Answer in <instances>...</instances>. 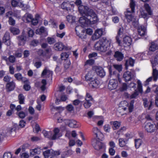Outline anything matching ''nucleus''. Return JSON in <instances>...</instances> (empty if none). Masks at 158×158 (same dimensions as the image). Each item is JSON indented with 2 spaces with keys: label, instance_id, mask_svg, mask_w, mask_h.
Segmentation results:
<instances>
[{
  "label": "nucleus",
  "instance_id": "nucleus-1",
  "mask_svg": "<svg viewBox=\"0 0 158 158\" xmlns=\"http://www.w3.org/2000/svg\"><path fill=\"white\" fill-rule=\"evenodd\" d=\"M78 10L82 16H86L89 19L97 22V17L94 10L87 6H81L78 7Z\"/></svg>",
  "mask_w": 158,
  "mask_h": 158
},
{
  "label": "nucleus",
  "instance_id": "nucleus-2",
  "mask_svg": "<svg viewBox=\"0 0 158 158\" xmlns=\"http://www.w3.org/2000/svg\"><path fill=\"white\" fill-rule=\"evenodd\" d=\"M120 77L119 74L115 73V72H113V74H111L112 79L110 80L108 84V87L109 89L112 90L116 88L118 85L117 80L120 83L121 82Z\"/></svg>",
  "mask_w": 158,
  "mask_h": 158
},
{
  "label": "nucleus",
  "instance_id": "nucleus-3",
  "mask_svg": "<svg viewBox=\"0 0 158 158\" xmlns=\"http://www.w3.org/2000/svg\"><path fill=\"white\" fill-rule=\"evenodd\" d=\"M108 41L106 38H103L102 40L97 42L94 45L95 49L101 52H105L107 50Z\"/></svg>",
  "mask_w": 158,
  "mask_h": 158
},
{
  "label": "nucleus",
  "instance_id": "nucleus-4",
  "mask_svg": "<svg viewBox=\"0 0 158 158\" xmlns=\"http://www.w3.org/2000/svg\"><path fill=\"white\" fill-rule=\"evenodd\" d=\"M134 100L131 101L129 105L128 102L125 101H123L120 102L119 104V109L120 110H123L125 111L127 109H128L129 112H131L134 109Z\"/></svg>",
  "mask_w": 158,
  "mask_h": 158
},
{
  "label": "nucleus",
  "instance_id": "nucleus-5",
  "mask_svg": "<svg viewBox=\"0 0 158 158\" xmlns=\"http://www.w3.org/2000/svg\"><path fill=\"white\" fill-rule=\"evenodd\" d=\"M79 22L83 27H85L88 25L93 24L96 22L88 18L81 17L80 18Z\"/></svg>",
  "mask_w": 158,
  "mask_h": 158
},
{
  "label": "nucleus",
  "instance_id": "nucleus-6",
  "mask_svg": "<svg viewBox=\"0 0 158 158\" xmlns=\"http://www.w3.org/2000/svg\"><path fill=\"white\" fill-rule=\"evenodd\" d=\"M92 145L95 149L99 150L104 148L105 145L102 142L94 139L92 141Z\"/></svg>",
  "mask_w": 158,
  "mask_h": 158
},
{
  "label": "nucleus",
  "instance_id": "nucleus-7",
  "mask_svg": "<svg viewBox=\"0 0 158 158\" xmlns=\"http://www.w3.org/2000/svg\"><path fill=\"white\" fill-rule=\"evenodd\" d=\"M135 73L133 71H127L125 72L123 75V77L126 82L131 81L134 76Z\"/></svg>",
  "mask_w": 158,
  "mask_h": 158
},
{
  "label": "nucleus",
  "instance_id": "nucleus-8",
  "mask_svg": "<svg viewBox=\"0 0 158 158\" xmlns=\"http://www.w3.org/2000/svg\"><path fill=\"white\" fill-rule=\"evenodd\" d=\"M19 41L18 44L20 46H23L25 44L27 40L26 35L23 31L21 35L17 37Z\"/></svg>",
  "mask_w": 158,
  "mask_h": 158
},
{
  "label": "nucleus",
  "instance_id": "nucleus-9",
  "mask_svg": "<svg viewBox=\"0 0 158 158\" xmlns=\"http://www.w3.org/2000/svg\"><path fill=\"white\" fill-rule=\"evenodd\" d=\"M96 75L95 73L93 71H89L85 76V80L87 81H91L96 77Z\"/></svg>",
  "mask_w": 158,
  "mask_h": 158
},
{
  "label": "nucleus",
  "instance_id": "nucleus-10",
  "mask_svg": "<svg viewBox=\"0 0 158 158\" xmlns=\"http://www.w3.org/2000/svg\"><path fill=\"white\" fill-rule=\"evenodd\" d=\"M143 105L144 107L146 108H147L148 110H151L152 106L153 105V102L152 100H148L147 98H144L143 99Z\"/></svg>",
  "mask_w": 158,
  "mask_h": 158
},
{
  "label": "nucleus",
  "instance_id": "nucleus-11",
  "mask_svg": "<svg viewBox=\"0 0 158 158\" xmlns=\"http://www.w3.org/2000/svg\"><path fill=\"white\" fill-rule=\"evenodd\" d=\"M145 128L148 132L152 133L155 131L156 128V126L154 124L149 123L146 124Z\"/></svg>",
  "mask_w": 158,
  "mask_h": 158
},
{
  "label": "nucleus",
  "instance_id": "nucleus-12",
  "mask_svg": "<svg viewBox=\"0 0 158 158\" xmlns=\"http://www.w3.org/2000/svg\"><path fill=\"white\" fill-rule=\"evenodd\" d=\"M103 31L102 29L97 30L92 37V40H95L99 39L102 35Z\"/></svg>",
  "mask_w": 158,
  "mask_h": 158
},
{
  "label": "nucleus",
  "instance_id": "nucleus-13",
  "mask_svg": "<svg viewBox=\"0 0 158 158\" xmlns=\"http://www.w3.org/2000/svg\"><path fill=\"white\" fill-rule=\"evenodd\" d=\"M52 71H50L47 68L45 67L42 73L41 76L43 77L44 76H46L45 77L46 78H50L51 79H52Z\"/></svg>",
  "mask_w": 158,
  "mask_h": 158
},
{
  "label": "nucleus",
  "instance_id": "nucleus-14",
  "mask_svg": "<svg viewBox=\"0 0 158 158\" xmlns=\"http://www.w3.org/2000/svg\"><path fill=\"white\" fill-rule=\"evenodd\" d=\"M95 71L97 75L101 77H103L106 75V73L103 69L99 66H97L95 68Z\"/></svg>",
  "mask_w": 158,
  "mask_h": 158
},
{
  "label": "nucleus",
  "instance_id": "nucleus-15",
  "mask_svg": "<svg viewBox=\"0 0 158 158\" xmlns=\"http://www.w3.org/2000/svg\"><path fill=\"white\" fill-rule=\"evenodd\" d=\"M131 12L130 11L127 10V12H125V17L128 23L134 20L135 17L132 15Z\"/></svg>",
  "mask_w": 158,
  "mask_h": 158
},
{
  "label": "nucleus",
  "instance_id": "nucleus-16",
  "mask_svg": "<svg viewBox=\"0 0 158 158\" xmlns=\"http://www.w3.org/2000/svg\"><path fill=\"white\" fill-rule=\"evenodd\" d=\"M3 42L7 46L10 45V33L6 32L2 39Z\"/></svg>",
  "mask_w": 158,
  "mask_h": 158
},
{
  "label": "nucleus",
  "instance_id": "nucleus-17",
  "mask_svg": "<svg viewBox=\"0 0 158 158\" xmlns=\"http://www.w3.org/2000/svg\"><path fill=\"white\" fill-rule=\"evenodd\" d=\"M114 56L118 61H121L124 57L123 54L119 51H116Z\"/></svg>",
  "mask_w": 158,
  "mask_h": 158
},
{
  "label": "nucleus",
  "instance_id": "nucleus-18",
  "mask_svg": "<svg viewBox=\"0 0 158 158\" xmlns=\"http://www.w3.org/2000/svg\"><path fill=\"white\" fill-rule=\"evenodd\" d=\"M89 84V86L93 88H96L99 84V81L97 79L96 77L94 79H93L92 80L90 81Z\"/></svg>",
  "mask_w": 158,
  "mask_h": 158
},
{
  "label": "nucleus",
  "instance_id": "nucleus-19",
  "mask_svg": "<svg viewBox=\"0 0 158 158\" xmlns=\"http://www.w3.org/2000/svg\"><path fill=\"white\" fill-rule=\"evenodd\" d=\"M60 131L59 129L58 128H55L53 130L54 134L51 136V139L55 140L60 137L61 135L59 133Z\"/></svg>",
  "mask_w": 158,
  "mask_h": 158
},
{
  "label": "nucleus",
  "instance_id": "nucleus-20",
  "mask_svg": "<svg viewBox=\"0 0 158 158\" xmlns=\"http://www.w3.org/2000/svg\"><path fill=\"white\" fill-rule=\"evenodd\" d=\"M131 39L130 37L126 36L123 38V44L124 46H130L131 44Z\"/></svg>",
  "mask_w": 158,
  "mask_h": 158
},
{
  "label": "nucleus",
  "instance_id": "nucleus-21",
  "mask_svg": "<svg viewBox=\"0 0 158 158\" xmlns=\"http://www.w3.org/2000/svg\"><path fill=\"white\" fill-rule=\"evenodd\" d=\"M72 6V5L69 1H68L63 2L61 5V7L63 9L68 11L70 10V6Z\"/></svg>",
  "mask_w": 158,
  "mask_h": 158
},
{
  "label": "nucleus",
  "instance_id": "nucleus-22",
  "mask_svg": "<svg viewBox=\"0 0 158 158\" xmlns=\"http://www.w3.org/2000/svg\"><path fill=\"white\" fill-rule=\"evenodd\" d=\"M4 82H7L6 85V89L7 92H10V77L8 75L5 76L3 78Z\"/></svg>",
  "mask_w": 158,
  "mask_h": 158
},
{
  "label": "nucleus",
  "instance_id": "nucleus-23",
  "mask_svg": "<svg viewBox=\"0 0 158 158\" xmlns=\"http://www.w3.org/2000/svg\"><path fill=\"white\" fill-rule=\"evenodd\" d=\"M135 60L131 58H130L128 60H126L125 64L126 69H128V67L129 65L133 66Z\"/></svg>",
  "mask_w": 158,
  "mask_h": 158
},
{
  "label": "nucleus",
  "instance_id": "nucleus-24",
  "mask_svg": "<svg viewBox=\"0 0 158 158\" xmlns=\"http://www.w3.org/2000/svg\"><path fill=\"white\" fill-rule=\"evenodd\" d=\"M64 45L61 42L56 43L54 45L55 50L57 51H62L64 48Z\"/></svg>",
  "mask_w": 158,
  "mask_h": 158
},
{
  "label": "nucleus",
  "instance_id": "nucleus-25",
  "mask_svg": "<svg viewBox=\"0 0 158 158\" xmlns=\"http://www.w3.org/2000/svg\"><path fill=\"white\" fill-rule=\"evenodd\" d=\"M53 150L51 149L50 150H48L43 153V154L45 158H52Z\"/></svg>",
  "mask_w": 158,
  "mask_h": 158
},
{
  "label": "nucleus",
  "instance_id": "nucleus-26",
  "mask_svg": "<svg viewBox=\"0 0 158 158\" xmlns=\"http://www.w3.org/2000/svg\"><path fill=\"white\" fill-rule=\"evenodd\" d=\"M123 27L119 28L118 33V35L116 37V42L118 43L119 46L120 45L121 43V41L120 40L119 36L123 34Z\"/></svg>",
  "mask_w": 158,
  "mask_h": 158
},
{
  "label": "nucleus",
  "instance_id": "nucleus-27",
  "mask_svg": "<svg viewBox=\"0 0 158 158\" xmlns=\"http://www.w3.org/2000/svg\"><path fill=\"white\" fill-rule=\"evenodd\" d=\"M146 31V28L143 26H140L139 27L138 29V34L140 36H143L145 35Z\"/></svg>",
  "mask_w": 158,
  "mask_h": 158
},
{
  "label": "nucleus",
  "instance_id": "nucleus-28",
  "mask_svg": "<svg viewBox=\"0 0 158 158\" xmlns=\"http://www.w3.org/2000/svg\"><path fill=\"white\" fill-rule=\"evenodd\" d=\"M33 18V17L31 14L29 13H27L23 17V19L27 22H30L32 21Z\"/></svg>",
  "mask_w": 158,
  "mask_h": 158
},
{
  "label": "nucleus",
  "instance_id": "nucleus-29",
  "mask_svg": "<svg viewBox=\"0 0 158 158\" xmlns=\"http://www.w3.org/2000/svg\"><path fill=\"white\" fill-rule=\"evenodd\" d=\"M151 61L153 66H155L158 64V51L156 52L154 58Z\"/></svg>",
  "mask_w": 158,
  "mask_h": 158
},
{
  "label": "nucleus",
  "instance_id": "nucleus-30",
  "mask_svg": "<svg viewBox=\"0 0 158 158\" xmlns=\"http://www.w3.org/2000/svg\"><path fill=\"white\" fill-rule=\"evenodd\" d=\"M30 151L31 155L34 156L40 154L41 152V150L40 148H37L34 149H30Z\"/></svg>",
  "mask_w": 158,
  "mask_h": 158
},
{
  "label": "nucleus",
  "instance_id": "nucleus-31",
  "mask_svg": "<svg viewBox=\"0 0 158 158\" xmlns=\"http://www.w3.org/2000/svg\"><path fill=\"white\" fill-rule=\"evenodd\" d=\"M155 66H153L152 77L154 81H156L158 78V70L154 68Z\"/></svg>",
  "mask_w": 158,
  "mask_h": 158
},
{
  "label": "nucleus",
  "instance_id": "nucleus-32",
  "mask_svg": "<svg viewBox=\"0 0 158 158\" xmlns=\"http://www.w3.org/2000/svg\"><path fill=\"white\" fill-rule=\"evenodd\" d=\"M127 139H126L125 140L123 138H119L118 140L119 146L121 147L125 146L127 144Z\"/></svg>",
  "mask_w": 158,
  "mask_h": 158
},
{
  "label": "nucleus",
  "instance_id": "nucleus-33",
  "mask_svg": "<svg viewBox=\"0 0 158 158\" xmlns=\"http://www.w3.org/2000/svg\"><path fill=\"white\" fill-rule=\"evenodd\" d=\"M81 32L83 33H85V35L84 36H81V38H84L85 36V37L86 36V34H87L89 35H91L92 34L93 31H92V29H91L90 28H88L85 30H83Z\"/></svg>",
  "mask_w": 158,
  "mask_h": 158
},
{
  "label": "nucleus",
  "instance_id": "nucleus-34",
  "mask_svg": "<svg viewBox=\"0 0 158 158\" xmlns=\"http://www.w3.org/2000/svg\"><path fill=\"white\" fill-rule=\"evenodd\" d=\"M10 32H11L13 35H17L20 33V31L18 28L12 27H10Z\"/></svg>",
  "mask_w": 158,
  "mask_h": 158
},
{
  "label": "nucleus",
  "instance_id": "nucleus-35",
  "mask_svg": "<svg viewBox=\"0 0 158 158\" xmlns=\"http://www.w3.org/2000/svg\"><path fill=\"white\" fill-rule=\"evenodd\" d=\"M113 122V126H112L113 129L114 130H115L118 129L120 125V123L117 121H115L113 122H110V123Z\"/></svg>",
  "mask_w": 158,
  "mask_h": 158
},
{
  "label": "nucleus",
  "instance_id": "nucleus-36",
  "mask_svg": "<svg viewBox=\"0 0 158 158\" xmlns=\"http://www.w3.org/2000/svg\"><path fill=\"white\" fill-rule=\"evenodd\" d=\"M69 126L71 127H77V122L74 120H69Z\"/></svg>",
  "mask_w": 158,
  "mask_h": 158
},
{
  "label": "nucleus",
  "instance_id": "nucleus-37",
  "mask_svg": "<svg viewBox=\"0 0 158 158\" xmlns=\"http://www.w3.org/2000/svg\"><path fill=\"white\" fill-rule=\"evenodd\" d=\"M157 49H158V45L152 42L149 48V50L152 51H154Z\"/></svg>",
  "mask_w": 158,
  "mask_h": 158
},
{
  "label": "nucleus",
  "instance_id": "nucleus-38",
  "mask_svg": "<svg viewBox=\"0 0 158 158\" xmlns=\"http://www.w3.org/2000/svg\"><path fill=\"white\" fill-rule=\"evenodd\" d=\"M15 77L17 80L19 81H21L24 82L27 81V80H25V79H23L22 76L21 74L20 73L15 74Z\"/></svg>",
  "mask_w": 158,
  "mask_h": 158
},
{
  "label": "nucleus",
  "instance_id": "nucleus-39",
  "mask_svg": "<svg viewBox=\"0 0 158 158\" xmlns=\"http://www.w3.org/2000/svg\"><path fill=\"white\" fill-rule=\"evenodd\" d=\"M130 6L131 9V11L133 13L134 12L135 7V2L133 0H130Z\"/></svg>",
  "mask_w": 158,
  "mask_h": 158
},
{
  "label": "nucleus",
  "instance_id": "nucleus-40",
  "mask_svg": "<svg viewBox=\"0 0 158 158\" xmlns=\"http://www.w3.org/2000/svg\"><path fill=\"white\" fill-rule=\"evenodd\" d=\"M137 89L139 92L142 94L143 93V89L142 88V85L141 81L139 80H138L137 81Z\"/></svg>",
  "mask_w": 158,
  "mask_h": 158
},
{
  "label": "nucleus",
  "instance_id": "nucleus-41",
  "mask_svg": "<svg viewBox=\"0 0 158 158\" xmlns=\"http://www.w3.org/2000/svg\"><path fill=\"white\" fill-rule=\"evenodd\" d=\"M18 99L20 104H22L24 103L25 98L22 94H20L19 95Z\"/></svg>",
  "mask_w": 158,
  "mask_h": 158
},
{
  "label": "nucleus",
  "instance_id": "nucleus-42",
  "mask_svg": "<svg viewBox=\"0 0 158 158\" xmlns=\"http://www.w3.org/2000/svg\"><path fill=\"white\" fill-rule=\"evenodd\" d=\"M144 7L146 11L148 12L149 15H151L152 11L151 8L149 5L147 3H145L144 5Z\"/></svg>",
  "mask_w": 158,
  "mask_h": 158
},
{
  "label": "nucleus",
  "instance_id": "nucleus-43",
  "mask_svg": "<svg viewBox=\"0 0 158 158\" xmlns=\"http://www.w3.org/2000/svg\"><path fill=\"white\" fill-rule=\"evenodd\" d=\"M16 114L21 118H24L26 116L25 113L23 111H21L19 112H17Z\"/></svg>",
  "mask_w": 158,
  "mask_h": 158
},
{
  "label": "nucleus",
  "instance_id": "nucleus-44",
  "mask_svg": "<svg viewBox=\"0 0 158 158\" xmlns=\"http://www.w3.org/2000/svg\"><path fill=\"white\" fill-rule=\"evenodd\" d=\"M41 83L43 85L40 87L41 90L42 91H44L46 89V85L47 84V82L45 79H43Z\"/></svg>",
  "mask_w": 158,
  "mask_h": 158
},
{
  "label": "nucleus",
  "instance_id": "nucleus-45",
  "mask_svg": "<svg viewBox=\"0 0 158 158\" xmlns=\"http://www.w3.org/2000/svg\"><path fill=\"white\" fill-rule=\"evenodd\" d=\"M42 133L45 137L51 139V136L49 135H51L52 134L51 132H48L45 130H43L42 131Z\"/></svg>",
  "mask_w": 158,
  "mask_h": 158
},
{
  "label": "nucleus",
  "instance_id": "nucleus-46",
  "mask_svg": "<svg viewBox=\"0 0 158 158\" xmlns=\"http://www.w3.org/2000/svg\"><path fill=\"white\" fill-rule=\"evenodd\" d=\"M3 59L6 61V64L9 66V70L10 71V55L8 58L6 56H3Z\"/></svg>",
  "mask_w": 158,
  "mask_h": 158
},
{
  "label": "nucleus",
  "instance_id": "nucleus-47",
  "mask_svg": "<svg viewBox=\"0 0 158 158\" xmlns=\"http://www.w3.org/2000/svg\"><path fill=\"white\" fill-rule=\"evenodd\" d=\"M141 144V140L140 139H137L135 140V145L136 148H138Z\"/></svg>",
  "mask_w": 158,
  "mask_h": 158
},
{
  "label": "nucleus",
  "instance_id": "nucleus-48",
  "mask_svg": "<svg viewBox=\"0 0 158 158\" xmlns=\"http://www.w3.org/2000/svg\"><path fill=\"white\" fill-rule=\"evenodd\" d=\"M91 101H86L84 103V106L85 108H89L91 106Z\"/></svg>",
  "mask_w": 158,
  "mask_h": 158
},
{
  "label": "nucleus",
  "instance_id": "nucleus-49",
  "mask_svg": "<svg viewBox=\"0 0 158 158\" xmlns=\"http://www.w3.org/2000/svg\"><path fill=\"white\" fill-rule=\"evenodd\" d=\"M114 67L117 70H118L119 72L122 70V66L121 65H118L117 64H114L113 65Z\"/></svg>",
  "mask_w": 158,
  "mask_h": 158
},
{
  "label": "nucleus",
  "instance_id": "nucleus-50",
  "mask_svg": "<svg viewBox=\"0 0 158 158\" xmlns=\"http://www.w3.org/2000/svg\"><path fill=\"white\" fill-rule=\"evenodd\" d=\"M85 100L86 101H92L93 100V99L90 94L87 93L86 94Z\"/></svg>",
  "mask_w": 158,
  "mask_h": 158
},
{
  "label": "nucleus",
  "instance_id": "nucleus-51",
  "mask_svg": "<svg viewBox=\"0 0 158 158\" xmlns=\"http://www.w3.org/2000/svg\"><path fill=\"white\" fill-rule=\"evenodd\" d=\"M47 40L48 43L50 44H52L56 42L53 38L50 37H48L47 38Z\"/></svg>",
  "mask_w": 158,
  "mask_h": 158
},
{
  "label": "nucleus",
  "instance_id": "nucleus-52",
  "mask_svg": "<svg viewBox=\"0 0 158 158\" xmlns=\"http://www.w3.org/2000/svg\"><path fill=\"white\" fill-rule=\"evenodd\" d=\"M39 16L38 15H36V17L35 19H34L33 18V19L31 21V22H32V24L34 25H36L38 23V17Z\"/></svg>",
  "mask_w": 158,
  "mask_h": 158
},
{
  "label": "nucleus",
  "instance_id": "nucleus-53",
  "mask_svg": "<svg viewBox=\"0 0 158 158\" xmlns=\"http://www.w3.org/2000/svg\"><path fill=\"white\" fill-rule=\"evenodd\" d=\"M45 31V28L44 27H41L40 29L36 30V33L39 34H41Z\"/></svg>",
  "mask_w": 158,
  "mask_h": 158
},
{
  "label": "nucleus",
  "instance_id": "nucleus-54",
  "mask_svg": "<svg viewBox=\"0 0 158 158\" xmlns=\"http://www.w3.org/2000/svg\"><path fill=\"white\" fill-rule=\"evenodd\" d=\"M69 56V55L66 52L62 53L61 55V58L63 60H65Z\"/></svg>",
  "mask_w": 158,
  "mask_h": 158
},
{
  "label": "nucleus",
  "instance_id": "nucleus-55",
  "mask_svg": "<svg viewBox=\"0 0 158 158\" xmlns=\"http://www.w3.org/2000/svg\"><path fill=\"white\" fill-rule=\"evenodd\" d=\"M11 4L13 7H16L19 6V3L15 0H12L11 2Z\"/></svg>",
  "mask_w": 158,
  "mask_h": 158
},
{
  "label": "nucleus",
  "instance_id": "nucleus-56",
  "mask_svg": "<svg viewBox=\"0 0 158 158\" xmlns=\"http://www.w3.org/2000/svg\"><path fill=\"white\" fill-rule=\"evenodd\" d=\"M39 44V41L36 40H34L31 41V45L33 46H37Z\"/></svg>",
  "mask_w": 158,
  "mask_h": 158
},
{
  "label": "nucleus",
  "instance_id": "nucleus-57",
  "mask_svg": "<svg viewBox=\"0 0 158 158\" xmlns=\"http://www.w3.org/2000/svg\"><path fill=\"white\" fill-rule=\"evenodd\" d=\"M103 128L105 132H109L110 131V127L109 125L106 124L104 126Z\"/></svg>",
  "mask_w": 158,
  "mask_h": 158
},
{
  "label": "nucleus",
  "instance_id": "nucleus-58",
  "mask_svg": "<svg viewBox=\"0 0 158 158\" xmlns=\"http://www.w3.org/2000/svg\"><path fill=\"white\" fill-rule=\"evenodd\" d=\"M96 137L99 140H101L103 138V135L101 132H98L97 134L96 135Z\"/></svg>",
  "mask_w": 158,
  "mask_h": 158
},
{
  "label": "nucleus",
  "instance_id": "nucleus-59",
  "mask_svg": "<svg viewBox=\"0 0 158 158\" xmlns=\"http://www.w3.org/2000/svg\"><path fill=\"white\" fill-rule=\"evenodd\" d=\"M139 95V93L137 90H135V92L131 94L130 97L131 98H135Z\"/></svg>",
  "mask_w": 158,
  "mask_h": 158
},
{
  "label": "nucleus",
  "instance_id": "nucleus-60",
  "mask_svg": "<svg viewBox=\"0 0 158 158\" xmlns=\"http://www.w3.org/2000/svg\"><path fill=\"white\" fill-rule=\"evenodd\" d=\"M132 22V25L135 27H136L137 26L138 24V22L137 19H136L135 18H134V20L131 21Z\"/></svg>",
  "mask_w": 158,
  "mask_h": 158
},
{
  "label": "nucleus",
  "instance_id": "nucleus-61",
  "mask_svg": "<svg viewBox=\"0 0 158 158\" xmlns=\"http://www.w3.org/2000/svg\"><path fill=\"white\" fill-rule=\"evenodd\" d=\"M67 109L69 111H73L74 110V107L72 105L70 104L68 105L66 107Z\"/></svg>",
  "mask_w": 158,
  "mask_h": 158
},
{
  "label": "nucleus",
  "instance_id": "nucleus-62",
  "mask_svg": "<svg viewBox=\"0 0 158 158\" xmlns=\"http://www.w3.org/2000/svg\"><path fill=\"white\" fill-rule=\"evenodd\" d=\"M94 60H87L85 63V64H89V65H92L94 63Z\"/></svg>",
  "mask_w": 158,
  "mask_h": 158
},
{
  "label": "nucleus",
  "instance_id": "nucleus-63",
  "mask_svg": "<svg viewBox=\"0 0 158 158\" xmlns=\"http://www.w3.org/2000/svg\"><path fill=\"white\" fill-rule=\"evenodd\" d=\"M127 88V84L125 83H124L122 85V86L121 88V90L122 91H123L126 90Z\"/></svg>",
  "mask_w": 158,
  "mask_h": 158
},
{
  "label": "nucleus",
  "instance_id": "nucleus-64",
  "mask_svg": "<svg viewBox=\"0 0 158 158\" xmlns=\"http://www.w3.org/2000/svg\"><path fill=\"white\" fill-rule=\"evenodd\" d=\"M82 3V2L81 0H76L74 2L76 6H78V7L80 6H83L81 5Z\"/></svg>",
  "mask_w": 158,
  "mask_h": 158
}]
</instances>
